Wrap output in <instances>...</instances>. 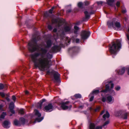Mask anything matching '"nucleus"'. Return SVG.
<instances>
[{
    "mask_svg": "<svg viewBox=\"0 0 129 129\" xmlns=\"http://www.w3.org/2000/svg\"><path fill=\"white\" fill-rule=\"evenodd\" d=\"M34 113L38 117V118H36L35 121L39 122L43 119V118L42 117H40L41 116V114L37 110H35L34 111Z\"/></svg>",
    "mask_w": 129,
    "mask_h": 129,
    "instance_id": "obj_8",
    "label": "nucleus"
},
{
    "mask_svg": "<svg viewBox=\"0 0 129 129\" xmlns=\"http://www.w3.org/2000/svg\"><path fill=\"white\" fill-rule=\"evenodd\" d=\"M25 120L24 118H21L20 119L19 122L20 123V125L21 124H23L25 122Z\"/></svg>",
    "mask_w": 129,
    "mask_h": 129,
    "instance_id": "obj_22",
    "label": "nucleus"
},
{
    "mask_svg": "<svg viewBox=\"0 0 129 129\" xmlns=\"http://www.w3.org/2000/svg\"><path fill=\"white\" fill-rule=\"evenodd\" d=\"M53 110V106L51 104H49L46 106L44 109V111L47 112L51 111Z\"/></svg>",
    "mask_w": 129,
    "mask_h": 129,
    "instance_id": "obj_9",
    "label": "nucleus"
},
{
    "mask_svg": "<svg viewBox=\"0 0 129 129\" xmlns=\"http://www.w3.org/2000/svg\"><path fill=\"white\" fill-rule=\"evenodd\" d=\"M84 13L85 15L86 18L88 19L90 16L88 14V12L87 11H85L84 12Z\"/></svg>",
    "mask_w": 129,
    "mask_h": 129,
    "instance_id": "obj_24",
    "label": "nucleus"
},
{
    "mask_svg": "<svg viewBox=\"0 0 129 129\" xmlns=\"http://www.w3.org/2000/svg\"><path fill=\"white\" fill-rule=\"evenodd\" d=\"M105 81L104 82V83H105Z\"/></svg>",
    "mask_w": 129,
    "mask_h": 129,
    "instance_id": "obj_57",
    "label": "nucleus"
},
{
    "mask_svg": "<svg viewBox=\"0 0 129 129\" xmlns=\"http://www.w3.org/2000/svg\"><path fill=\"white\" fill-rule=\"evenodd\" d=\"M102 101L104 102L106 101L109 103L112 104L114 102V99L113 96L111 95H108L107 96L106 99L104 97H103Z\"/></svg>",
    "mask_w": 129,
    "mask_h": 129,
    "instance_id": "obj_5",
    "label": "nucleus"
},
{
    "mask_svg": "<svg viewBox=\"0 0 129 129\" xmlns=\"http://www.w3.org/2000/svg\"><path fill=\"white\" fill-rule=\"evenodd\" d=\"M128 107H129V103L128 104Z\"/></svg>",
    "mask_w": 129,
    "mask_h": 129,
    "instance_id": "obj_53",
    "label": "nucleus"
},
{
    "mask_svg": "<svg viewBox=\"0 0 129 129\" xmlns=\"http://www.w3.org/2000/svg\"><path fill=\"white\" fill-rule=\"evenodd\" d=\"M99 92V91L98 90H93L92 91V92L91 93H90V94L89 95L90 96L91 94L93 95L94 94H96L98 93Z\"/></svg>",
    "mask_w": 129,
    "mask_h": 129,
    "instance_id": "obj_21",
    "label": "nucleus"
},
{
    "mask_svg": "<svg viewBox=\"0 0 129 129\" xmlns=\"http://www.w3.org/2000/svg\"><path fill=\"white\" fill-rule=\"evenodd\" d=\"M19 113L21 114H23L24 113V110L23 109H20L19 111Z\"/></svg>",
    "mask_w": 129,
    "mask_h": 129,
    "instance_id": "obj_30",
    "label": "nucleus"
},
{
    "mask_svg": "<svg viewBox=\"0 0 129 129\" xmlns=\"http://www.w3.org/2000/svg\"><path fill=\"white\" fill-rule=\"evenodd\" d=\"M121 43L120 41L117 40L116 43L113 42L112 46L110 47V51L112 54H115L116 53L118 50L120 48Z\"/></svg>",
    "mask_w": 129,
    "mask_h": 129,
    "instance_id": "obj_2",
    "label": "nucleus"
},
{
    "mask_svg": "<svg viewBox=\"0 0 129 129\" xmlns=\"http://www.w3.org/2000/svg\"><path fill=\"white\" fill-rule=\"evenodd\" d=\"M7 100L8 101H9V99L8 98H7Z\"/></svg>",
    "mask_w": 129,
    "mask_h": 129,
    "instance_id": "obj_52",
    "label": "nucleus"
},
{
    "mask_svg": "<svg viewBox=\"0 0 129 129\" xmlns=\"http://www.w3.org/2000/svg\"><path fill=\"white\" fill-rule=\"evenodd\" d=\"M126 12V10L125 9H122V12L123 13H125Z\"/></svg>",
    "mask_w": 129,
    "mask_h": 129,
    "instance_id": "obj_38",
    "label": "nucleus"
},
{
    "mask_svg": "<svg viewBox=\"0 0 129 129\" xmlns=\"http://www.w3.org/2000/svg\"><path fill=\"white\" fill-rule=\"evenodd\" d=\"M109 113L107 111L106 114L103 115V118L104 120H105L106 119L109 118Z\"/></svg>",
    "mask_w": 129,
    "mask_h": 129,
    "instance_id": "obj_18",
    "label": "nucleus"
},
{
    "mask_svg": "<svg viewBox=\"0 0 129 129\" xmlns=\"http://www.w3.org/2000/svg\"><path fill=\"white\" fill-rule=\"evenodd\" d=\"M45 99H43L41 101H40V103H38V105L37 106L39 108H40V109H41L42 107V104L43 103V102L45 101Z\"/></svg>",
    "mask_w": 129,
    "mask_h": 129,
    "instance_id": "obj_15",
    "label": "nucleus"
},
{
    "mask_svg": "<svg viewBox=\"0 0 129 129\" xmlns=\"http://www.w3.org/2000/svg\"><path fill=\"white\" fill-rule=\"evenodd\" d=\"M104 111H103L101 113V115H102L104 113Z\"/></svg>",
    "mask_w": 129,
    "mask_h": 129,
    "instance_id": "obj_47",
    "label": "nucleus"
},
{
    "mask_svg": "<svg viewBox=\"0 0 129 129\" xmlns=\"http://www.w3.org/2000/svg\"><path fill=\"white\" fill-rule=\"evenodd\" d=\"M74 96L76 98H81V95L79 94H75Z\"/></svg>",
    "mask_w": 129,
    "mask_h": 129,
    "instance_id": "obj_27",
    "label": "nucleus"
},
{
    "mask_svg": "<svg viewBox=\"0 0 129 129\" xmlns=\"http://www.w3.org/2000/svg\"><path fill=\"white\" fill-rule=\"evenodd\" d=\"M4 85L2 84H0V89H2L4 88Z\"/></svg>",
    "mask_w": 129,
    "mask_h": 129,
    "instance_id": "obj_33",
    "label": "nucleus"
},
{
    "mask_svg": "<svg viewBox=\"0 0 129 129\" xmlns=\"http://www.w3.org/2000/svg\"><path fill=\"white\" fill-rule=\"evenodd\" d=\"M74 28L75 29V31H74V33L75 34H76L77 30H79V28L76 26H75L74 27Z\"/></svg>",
    "mask_w": 129,
    "mask_h": 129,
    "instance_id": "obj_28",
    "label": "nucleus"
},
{
    "mask_svg": "<svg viewBox=\"0 0 129 129\" xmlns=\"http://www.w3.org/2000/svg\"><path fill=\"white\" fill-rule=\"evenodd\" d=\"M72 32V30L71 29V27L70 26H66L64 27V29L63 30V32L60 36V37H62L63 36L64 34V32H67L68 33H70Z\"/></svg>",
    "mask_w": 129,
    "mask_h": 129,
    "instance_id": "obj_7",
    "label": "nucleus"
},
{
    "mask_svg": "<svg viewBox=\"0 0 129 129\" xmlns=\"http://www.w3.org/2000/svg\"><path fill=\"white\" fill-rule=\"evenodd\" d=\"M95 124L93 123H90L89 125V129H101L102 127L101 126H97L95 128Z\"/></svg>",
    "mask_w": 129,
    "mask_h": 129,
    "instance_id": "obj_12",
    "label": "nucleus"
},
{
    "mask_svg": "<svg viewBox=\"0 0 129 129\" xmlns=\"http://www.w3.org/2000/svg\"><path fill=\"white\" fill-rule=\"evenodd\" d=\"M100 107H99V106L98 107L95 109V111H98L100 109Z\"/></svg>",
    "mask_w": 129,
    "mask_h": 129,
    "instance_id": "obj_41",
    "label": "nucleus"
},
{
    "mask_svg": "<svg viewBox=\"0 0 129 129\" xmlns=\"http://www.w3.org/2000/svg\"><path fill=\"white\" fill-rule=\"evenodd\" d=\"M14 124L16 125L20 126V123L17 120H15L14 121Z\"/></svg>",
    "mask_w": 129,
    "mask_h": 129,
    "instance_id": "obj_23",
    "label": "nucleus"
},
{
    "mask_svg": "<svg viewBox=\"0 0 129 129\" xmlns=\"http://www.w3.org/2000/svg\"><path fill=\"white\" fill-rule=\"evenodd\" d=\"M2 105H0V110H1L2 107Z\"/></svg>",
    "mask_w": 129,
    "mask_h": 129,
    "instance_id": "obj_48",
    "label": "nucleus"
},
{
    "mask_svg": "<svg viewBox=\"0 0 129 129\" xmlns=\"http://www.w3.org/2000/svg\"><path fill=\"white\" fill-rule=\"evenodd\" d=\"M0 95L2 97H4L5 96L4 93L3 92H0Z\"/></svg>",
    "mask_w": 129,
    "mask_h": 129,
    "instance_id": "obj_35",
    "label": "nucleus"
},
{
    "mask_svg": "<svg viewBox=\"0 0 129 129\" xmlns=\"http://www.w3.org/2000/svg\"><path fill=\"white\" fill-rule=\"evenodd\" d=\"M82 3L81 2H79L78 4V6L79 7H81L82 6Z\"/></svg>",
    "mask_w": 129,
    "mask_h": 129,
    "instance_id": "obj_36",
    "label": "nucleus"
},
{
    "mask_svg": "<svg viewBox=\"0 0 129 129\" xmlns=\"http://www.w3.org/2000/svg\"><path fill=\"white\" fill-rule=\"evenodd\" d=\"M127 18H124V19L125 20V21H126L127 20Z\"/></svg>",
    "mask_w": 129,
    "mask_h": 129,
    "instance_id": "obj_50",
    "label": "nucleus"
},
{
    "mask_svg": "<svg viewBox=\"0 0 129 129\" xmlns=\"http://www.w3.org/2000/svg\"><path fill=\"white\" fill-rule=\"evenodd\" d=\"M84 4L85 5H88L89 4V3L87 1H86L84 2Z\"/></svg>",
    "mask_w": 129,
    "mask_h": 129,
    "instance_id": "obj_40",
    "label": "nucleus"
},
{
    "mask_svg": "<svg viewBox=\"0 0 129 129\" xmlns=\"http://www.w3.org/2000/svg\"><path fill=\"white\" fill-rule=\"evenodd\" d=\"M25 93L26 94H27L28 93V91H25Z\"/></svg>",
    "mask_w": 129,
    "mask_h": 129,
    "instance_id": "obj_49",
    "label": "nucleus"
},
{
    "mask_svg": "<svg viewBox=\"0 0 129 129\" xmlns=\"http://www.w3.org/2000/svg\"><path fill=\"white\" fill-rule=\"evenodd\" d=\"M107 4L111 6L112 5L113 3L114 2V0H106Z\"/></svg>",
    "mask_w": 129,
    "mask_h": 129,
    "instance_id": "obj_20",
    "label": "nucleus"
},
{
    "mask_svg": "<svg viewBox=\"0 0 129 129\" xmlns=\"http://www.w3.org/2000/svg\"><path fill=\"white\" fill-rule=\"evenodd\" d=\"M109 123V121H106L104 124H103V126H106L107 124H108Z\"/></svg>",
    "mask_w": 129,
    "mask_h": 129,
    "instance_id": "obj_32",
    "label": "nucleus"
},
{
    "mask_svg": "<svg viewBox=\"0 0 129 129\" xmlns=\"http://www.w3.org/2000/svg\"><path fill=\"white\" fill-rule=\"evenodd\" d=\"M6 115V113L5 112H3L1 114V118H2L3 119L4 118L5 116Z\"/></svg>",
    "mask_w": 129,
    "mask_h": 129,
    "instance_id": "obj_26",
    "label": "nucleus"
},
{
    "mask_svg": "<svg viewBox=\"0 0 129 129\" xmlns=\"http://www.w3.org/2000/svg\"><path fill=\"white\" fill-rule=\"evenodd\" d=\"M97 3L98 5H99L100 4H102V2H97Z\"/></svg>",
    "mask_w": 129,
    "mask_h": 129,
    "instance_id": "obj_43",
    "label": "nucleus"
},
{
    "mask_svg": "<svg viewBox=\"0 0 129 129\" xmlns=\"http://www.w3.org/2000/svg\"><path fill=\"white\" fill-rule=\"evenodd\" d=\"M90 33L89 32L83 31L81 33V37L82 39L85 40L87 39L89 36Z\"/></svg>",
    "mask_w": 129,
    "mask_h": 129,
    "instance_id": "obj_10",
    "label": "nucleus"
},
{
    "mask_svg": "<svg viewBox=\"0 0 129 129\" xmlns=\"http://www.w3.org/2000/svg\"><path fill=\"white\" fill-rule=\"evenodd\" d=\"M59 47L58 46H54L52 48V50L53 51H56L58 50Z\"/></svg>",
    "mask_w": 129,
    "mask_h": 129,
    "instance_id": "obj_19",
    "label": "nucleus"
},
{
    "mask_svg": "<svg viewBox=\"0 0 129 129\" xmlns=\"http://www.w3.org/2000/svg\"><path fill=\"white\" fill-rule=\"evenodd\" d=\"M51 44V41L50 40H48L47 42V47H49L50 46Z\"/></svg>",
    "mask_w": 129,
    "mask_h": 129,
    "instance_id": "obj_25",
    "label": "nucleus"
},
{
    "mask_svg": "<svg viewBox=\"0 0 129 129\" xmlns=\"http://www.w3.org/2000/svg\"><path fill=\"white\" fill-rule=\"evenodd\" d=\"M67 11L68 12H70L71 11L70 10H68V11Z\"/></svg>",
    "mask_w": 129,
    "mask_h": 129,
    "instance_id": "obj_51",
    "label": "nucleus"
},
{
    "mask_svg": "<svg viewBox=\"0 0 129 129\" xmlns=\"http://www.w3.org/2000/svg\"><path fill=\"white\" fill-rule=\"evenodd\" d=\"M107 24L109 26H112L115 30H120V25L119 22H115L113 21V22L111 23L109 21L107 22Z\"/></svg>",
    "mask_w": 129,
    "mask_h": 129,
    "instance_id": "obj_4",
    "label": "nucleus"
},
{
    "mask_svg": "<svg viewBox=\"0 0 129 129\" xmlns=\"http://www.w3.org/2000/svg\"><path fill=\"white\" fill-rule=\"evenodd\" d=\"M10 123L8 121H5L3 122V126L5 128H8L10 127L9 125Z\"/></svg>",
    "mask_w": 129,
    "mask_h": 129,
    "instance_id": "obj_14",
    "label": "nucleus"
},
{
    "mask_svg": "<svg viewBox=\"0 0 129 129\" xmlns=\"http://www.w3.org/2000/svg\"><path fill=\"white\" fill-rule=\"evenodd\" d=\"M69 103V102H67L65 103H62L61 104V106L63 110H66L70 109L72 107L71 105L68 106V104Z\"/></svg>",
    "mask_w": 129,
    "mask_h": 129,
    "instance_id": "obj_11",
    "label": "nucleus"
},
{
    "mask_svg": "<svg viewBox=\"0 0 129 129\" xmlns=\"http://www.w3.org/2000/svg\"><path fill=\"white\" fill-rule=\"evenodd\" d=\"M79 39H76V43H78L79 42Z\"/></svg>",
    "mask_w": 129,
    "mask_h": 129,
    "instance_id": "obj_44",
    "label": "nucleus"
},
{
    "mask_svg": "<svg viewBox=\"0 0 129 129\" xmlns=\"http://www.w3.org/2000/svg\"><path fill=\"white\" fill-rule=\"evenodd\" d=\"M48 28L50 30L52 29V27L50 25H49L48 26Z\"/></svg>",
    "mask_w": 129,
    "mask_h": 129,
    "instance_id": "obj_42",
    "label": "nucleus"
},
{
    "mask_svg": "<svg viewBox=\"0 0 129 129\" xmlns=\"http://www.w3.org/2000/svg\"><path fill=\"white\" fill-rule=\"evenodd\" d=\"M120 3V2L119 1L117 2L116 4V6L117 7H119V6Z\"/></svg>",
    "mask_w": 129,
    "mask_h": 129,
    "instance_id": "obj_37",
    "label": "nucleus"
},
{
    "mask_svg": "<svg viewBox=\"0 0 129 129\" xmlns=\"http://www.w3.org/2000/svg\"><path fill=\"white\" fill-rule=\"evenodd\" d=\"M56 28H54L53 30V31L54 32H56Z\"/></svg>",
    "mask_w": 129,
    "mask_h": 129,
    "instance_id": "obj_45",
    "label": "nucleus"
},
{
    "mask_svg": "<svg viewBox=\"0 0 129 129\" xmlns=\"http://www.w3.org/2000/svg\"><path fill=\"white\" fill-rule=\"evenodd\" d=\"M54 8V7H52L51 9L49 10V12L50 13H52V12Z\"/></svg>",
    "mask_w": 129,
    "mask_h": 129,
    "instance_id": "obj_34",
    "label": "nucleus"
},
{
    "mask_svg": "<svg viewBox=\"0 0 129 129\" xmlns=\"http://www.w3.org/2000/svg\"><path fill=\"white\" fill-rule=\"evenodd\" d=\"M89 96H91V97L90 98V101H92L93 99V98H94V96H93V95L92 94H91V95L90 96L89 95Z\"/></svg>",
    "mask_w": 129,
    "mask_h": 129,
    "instance_id": "obj_31",
    "label": "nucleus"
},
{
    "mask_svg": "<svg viewBox=\"0 0 129 129\" xmlns=\"http://www.w3.org/2000/svg\"><path fill=\"white\" fill-rule=\"evenodd\" d=\"M115 89L117 91L119 90L120 89V87L119 86H117L115 87Z\"/></svg>",
    "mask_w": 129,
    "mask_h": 129,
    "instance_id": "obj_29",
    "label": "nucleus"
},
{
    "mask_svg": "<svg viewBox=\"0 0 129 129\" xmlns=\"http://www.w3.org/2000/svg\"><path fill=\"white\" fill-rule=\"evenodd\" d=\"M114 87V84L112 81H110L108 82V83L106 85V88L105 90H103L101 92L103 93H106L107 91H109L110 94L112 95L115 94V93L114 90L113 89Z\"/></svg>",
    "mask_w": 129,
    "mask_h": 129,
    "instance_id": "obj_3",
    "label": "nucleus"
},
{
    "mask_svg": "<svg viewBox=\"0 0 129 129\" xmlns=\"http://www.w3.org/2000/svg\"><path fill=\"white\" fill-rule=\"evenodd\" d=\"M101 95H102H102H103V94L102 93V94Z\"/></svg>",
    "mask_w": 129,
    "mask_h": 129,
    "instance_id": "obj_56",
    "label": "nucleus"
},
{
    "mask_svg": "<svg viewBox=\"0 0 129 129\" xmlns=\"http://www.w3.org/2000/svg\"><path fill=\"white\" fill-rule=\"evenodd\" d=\"M59 76V74L57 72L55 73L54 75V79L56 81H57L58 79Z\"/></svg>",
    "mask_w": 129,
    "mask_h": 129,
    "instance_id": "obj_17",
    "label": "nucleus"
},
{
    "mask_svg": "<svg viewBox=\"0 0 129 129\" xmlns=\"http://www.w3.org/2000/svg\"><path fill=\"white\" fill-rule=\"evenodd\" d=\"M116 115L124 119H126L127 118V113L124 111H119L117 113Z\"/></svg>",
    "mask_w": 129,
    "mask_h": 129,
    "instance_id": "obj_6",
    "label": "nucleus"
},
{
    "mask_svg": "<svg viewBox=\"0 0 129 129\" xmlns=\"http://www.w3.org/2000/svg\"><path fill=\"white\" fill-rule=\"evenodd\" d=\"M12 99L14 101H15L16 99V98L14 95H13L12 96Z\"/></svg>",
    "mask_w": 129,
    "mask_h": 129,
    "instance_id": "obj_39",
    "label": "nucleus"
},
{
    "mask_svg": "<svg viewBox=\"0 0 129 129\" xmlns=\"http://www.w3.org/2000/svg\"><path fill=\"white\" fill-rule=\"evenodd\" d=\"M127 69L128 71V74L129 75V67L127 68Z\"/></svg>",
    "mask_w": 129,
    "mask_h": 129,
    "instance_id": "obj_46",
    "label": "nucleus"
},
{
    "mask_svg": "<svg viewBox=\"0 0 129 129\" xmlns=\"http://www.w3.org/2000/svg\"><path fill=\"white\" fill-rule=\"evenodd\" d=\"M125 70V68H122L119 70L118 73L120 75H122L124 73Z\"/></svg>",
    "mask_w": 129,
    "mask_h": 129,
    "instance_id": "obj_16",
    "label": "nucleus"
},
{
    "mask_svg": "<svg viewBox=\"0 0 129 129\" xmlns=\"http://www.w3.org/2000/svg\"><path fill=\"white\" fill-rule=\"evenodd\" d=\"M115 19L114 18V19H114V20Z\"/></svg>",
    "mask_w": 129,
    "mask_h": 129,
    "instance_id": "obj_55",
    "label": "nucleus"
},
{
    "mask_svg": "<svg viewBox=\"0 0 129 129\" xmlns=\"http://www.w3.org/2000/svg\"><path fill=\"white\" fill-rule=\"evenodd\" d=\"M28 46V48L30 51L33 52L37 50L39 51L40 54L37 53L31 56L35 66L43 71L48 69L51 63L49 59L51 58L52 55L47 53L46 48H43L42 46L38 45L33 41L29 43Z\"/></svg>",
    "mask_w": 129,
    "mask_h": 129,
    "instance_id": "obj_1",
    "label": "nucleus"
},
{
    "mask_svg": "<svg viewBox=\"0 0 129 129\" xmlns=\"http://www.w3.org/2000/svg\"><path fill=\"white\" fill-rule=\"evenodd\" d=\"M128 32H129V28H128Z\"/></svg>",
    "mask_w": 129,
    "mask_h": 129,
    "instance_id": "obj_54",
    "label": "nucleus"
},
{
    "mask_svg": "<svg viewBox=\"0 0 129 129\" xmlns=\"http://www.w3.org/2000/svg\"><path fill=\"white\" fill-rule=\"evenodd\" d=\"M14 107V104L12 102L11 103L9 106V108L10 110L11 111V113L13 114H14L15 113L14 111L13 110V109Z\"/></svg>",
    "mask_w": 129,
    "mask_h": 129,
    "instance_id": "obj_13",
    "label": "nucleus"
}]
</instances>
